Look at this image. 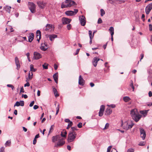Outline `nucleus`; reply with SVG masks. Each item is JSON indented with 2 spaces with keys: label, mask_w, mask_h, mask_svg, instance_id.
<instances>
[{
  "label": "nucleus",
  "mask_w": 152,
  "mask_h": 152,
  "mask_svg": "<svg viewBox=\"0 0 152 152\" xmlns=\"http://www.w3.org/2000/svg\"><path fill=\"white\" fill-rule=\"evenodd\" d=\"M109 126V124L108 123H107L105 126L104 127L103 129V130H105L108 129Z\"/></svg>",
  "instance_id": "obj_38"
},
{
  "label": "nucleus",
  "mask_w": 152,
  "mask_h": 152,
  "mask_svg": "<svg viewBox=\"0 0 152 152\" xmlns=\"http://www.w3.org/2000/svg\"><path fill=\"white\" fill-rule=\"evenodd\" d=\"M71 26L70 24H68L67 26V28L68 30H69L71 29Z\"/></svg>",
  "instance_id": "obj_48"
},
{
  "label": "nucleus",
  "mask_w": 152,
  "mask_h": 152,
  "mask_svg": "<svg viewBox=\"0 0 152 152\" xmlns=\"http://www.w3.org/2000/svg\"><path fill=\"white\" fill-rule=\"evenodd\" d=\"M144 145V143L143 142H141L139 144V145L140 146H143Z\"/></svg>",
  "instance_id": "obj_50"
},
{
  "label": "nucleus",
  "mask_w": 152,
  "mask_h": 152,
  "mask_svg": "<svg viewBox=\"0 0 152 152\" xmlns=\"http://www.w3.org/2000/svg\"><path fill=\"white\" fill-rule=\"evenodd\" d=\"M37 142V140L36 139L34 138L33 141V144L35 145Z\"/></svg>",
  "instance_id": "obj_56"
},
{
  "label": "nucleus",
  "mask_w": 152,
  "mask_h": 152,
  "mask_svg": "<svg viewBox=\"0 0 152 152\" xmlns=\"http://www.w3.org/2000/svg\"><path fill=\"white\" fill-rule=\"evenodd\" d=\"M15 61L16 66H17V69L18 70L20 68V65L19 61L18 58L17 57H16L15 58Z\"/></svg>",
  "instance_id": "obj_16"
},
{
  "label": "nucleus",
  "mask_w": 152,
  "mask_h": 152,
  "mask_svg": "<svg viewBox=\"0 0 152 152\" xmlns=\"http://www.w3.org/2000/svg\"><path fill=\"white\" fill-rule=\"evenodd\" d=\"M28 7L31 12L34 13L35 12L36 6L33 3L29 2Z\"/></svg>",
  "instance_id": "obj_5"
},
{
  "label": "nucleus",
  "mask_w": 152,
  "mask_h": 152,
  "mask_svg": "<svg viewBox=\"0 0 152 152\" xmlns=\"http://www.w3.org/2000/svg\"><path fill=\"white\" fill-rule=\"evenodd\" d=\"M102 19L100 18H99L98 20L97 23L99 24L101 23H102Z\"/></svg>",
  "instance_id": "obj_47"
},
{
  "label": "nucleus",
  "mask_w": 152,
  "mask_h": 152,
  "mask_svg": "<svg viewBox=\"0 0 152 152\" xmlns=\"http://www.w3.org/2000/svg\"><path fill=\"white\" fill-rule=\"evenodd\" d=\"M112 148V146H109L107 148V152H110Z\"/></svg>",
  "instance_id": "obj_44"
},
{
  "label": "nucleus",
  "mask_w": 152,
  "mask_h": 152,
  "mask_svg": "<svg viewBox=\"0 0 152 152\" xmlns=\"http://www.w3.org/2000/svg\"><path fill=\"white\" fill-rule=\"evenodd\" d=\"M53 28L54 27L53 25L50 24H47L46 26L45 30L51 31L53 30Z\"/></svg>",
  "instance_id": "obj_11"
},
{
  "label": "nucleus",
  "mask_w": 152,
  "mask_h": 152,
  "mask_svg": "<svg viewBox=\"0 0 152 152\" xmlns=\"http://www.w3.org/2000/svg\"><path fill=\"white\" fill-rule=\"evenodd\" d=\"M33 74H32L31 75V76H28V77L26 78V82H28L30 80H31L33 78Z\"/></svg>",
  "instance_id": "obj_35"
},
{
  "label": "nucleus",
  "mask_w": 152,
  "mask_h": 152,
  "mask_svg": "<svg viewBox=\"0 0 152 152\" xmlns=\"http://www.w3.org/2000/svg\"><path fill=\"white\" fill-rule=\"evenodd\" d=\"M100 12H101V15L102 16H103L105 14V11H104V10L103 9H101L100 10Z\"/></svg>",
  "instance_id": "obj_39"
},
{
  "label": "nucleus",
  "mask_w": 152,
  "mask_h": 152,
  "mask_svg": "<svg viewBox=\"0 0 152 152\" xmlns=\"http://www.w3.org/2000/svg\"><path fill=\"white\" fill-rule=\"evenodd\" d=\"M79 20L81 25L83 26H84L86 23V18L83 15L80 16L79 18Z\"/></svg>",
  "instance_id": "obj_8"
},
{
  "label": "nucleus",
  "mask_w": 152,
  "mask_h": 152,
  "mask_svg": "<svg viewBox=\"0 0 152 152\" xmlns=\"http://www.w3.org/2000/svg\"><path fill=\"white\" fill-rule=\"evenodd\" d=\"M4 147H1L0 149V152H4Z\"/></svg>",
  "instance_id": "obj_52"
},
{
  "label": "nucleus",
  "mask_w": 152,
  "mask_h": 152,
  "mask_svg": "<svg viewBox=\"0 0 152 152\" xmlns=\"http://www.w3.org/2000/svg\"><path fill=\"white\" fill-rule=\"evenodd\" d=\"M60 138L59 135H57L55 136H53L52 137V141L53 142H54L55 141L58 140V139Z\"/></svg>",
  "instance_id": "obj_26"
},
{
  "label": "nucleus",
  "mask_w": 152,
  "mask_h": 152,
  "mask_svg": "<svg viewBox=\"0 0 152 152\" xmlns=\"http://www.w3.org/2000/svg\"><path fill=\"white\" fill-rule=\"evenodd\" d=\"M130 114L132 118L136 122H137L141 118V115H140L137 110L134 109L131 110Z\"/></svg>",
  "instance_id": "obj_1"
},
{
  "label": "nucleus",
  "mask_w": 152,
  "mask_h": 152,
  "mask_svg": "<svg viewBox=\"0 0 152 152\" xmlns=\"http://www.w3.org/2000/svg\"><path fill=\"white\" fill-rule=\"evenodd\" d=\"M30 86V84L28 82H27V83L24 84V87L26 86Z\"/></svg>",
  "instance_id": "obj_51"
},
{
  "label": "nucleus",
  "mask_w": 152,
  "mask_h": 152,
  "mask_svg": "<svg viewBox=\"0 0 152 152\" xmlns=\"http://www.w3.org/2000/svg\"><path fill=\"white\" fill-rule=\"evenodd\" d=\"M34 38V34L33 33H31L28 37V41L29 42H31L33 40Z\"/></svg>",
  "instance_id": "obj_27"
},
{
  "label": "nucleus",
  "mask_w": 152,
  "mask_h": 152,
  "mask_svg": "<svg viewBox=\"0 0 152 152\" xmlns=\"http://www.w3.org/2000/svg\"><path fill=\"white\" fill-rule=\"evenodd\" d=\"M108 106H110L112 108H114L115 107V105L114 104H111L110 105H107Z\"/></svg>",
  "instance_id": "obj_62"
},
{
  "label": "nucleus",
  "mask_w": 152,
  "mask_h": 152,
  "mask_svg": "<svg viewBox=\"0 0 152 152\" xmlns=\"http://www.w3.org/2000/svg\"><path fill=\"white\" fill-rule=\"evenodd\" d=\"M34 101H32L30 104L29 106L30 107H32L34 104Z\"/></svg>",
  "instance_id": "obj_49"
},
{
  "label": "nucleus",
  "mask_w": 152,
  "mask_h": 152,
  "mask_svg": "<svg viewBox=\"0 0 152 152\" xmlns=\"http://www.w3.org/2000/svg\"><path fill=\"white\" fill-rule=\"evenodd\" d=\"M149 26V30L150 31H152V25L151 24H150Z\"/></svg>",
  "instance_id": "obj_54"
},
{
  "label": "nucleus",
  "mask_w": 152,
  "mask_h": 152,
  "mask_svg": "<svg viewBox=\"0 0 152 152\" xmlns=\"http://www.w3.org/2000/svg\"><path fill=\"white\" fill-rule=\"evenodd\" d=\"M58 142L55 146L57 147H58L63 145L65 143L64 139L63 138H62L60 136V138L58 139Z\"/></svg>",
  "instance_id": "obj_6"
},
{
  "label": "nucleus",
  "mask_w": 152,
  "mask_h": 152,
  "mask_svg": "<svg viewBox=\"0 0 152 152\" xmlns=\"http://www.w3.org/2000/svg\"><path fill=\"white\" fill-rule=\"evenodd\" d=\"M72 131L71 132H74V131L77 130L76 127H72L71 128Z\"/></svg>",
  "instance_id": "obj_46"
},
{
  "label": "nucleus",
  "mask_w": 152,
  "mask_h": 152,
  "mask_svg": "<svg viewBox=\"0 0 152 152\" xmlns=\"http://www.w3.org/2000/svg\"><path fill=\"white\" fill-rule=\"evenodd\" d=\"M11 144V141L10 140H8L6 141L5 144V147L10 146Z\"/></svg>",
  "instance_id": "obj_32"
},
{
  "label": "nucleus",
  "mask_w": 152,
  "mask_h": 152,
  "mask_svg": "<svg viewBox=\"0 0 152 152\" xmlns=\"http://www.w3.org/2000/svg\"><path fill=\"white\" fill-rule=\"evenodd\" d=\"M112 110L109 108H107L105 112V115H110L112 113Z\"/></svg>",
  "instance_id": "obj_28"
},
{
  "label": "nucleus",
  "mask_w": 152,
  "mask_h": 152,
  "mask_svg": "<svg viewBox=\"0 0 152 152\" xmlns=\"http://www.w3.org/2000/svg\"><path fill=\"white\" fill-rule=\"evenodd\" d=\"M36 36L37 38V41L39 42L41 38V33L40 31L39 30L37 31L36 32Z\"/></svg>",
  "instance_id": "obj_18"
},
{
  "label": "nucleus",
  "mask_w": 152,
  "mask_h": 152,
  "mask_svg": "<svg viewBox=\"0 0 152 152\" xmlns=\"http://www.w3.org/2000/svg\"><path fill=\"white\" fill-rule=\"evenodd\" d=\"M152 9V4L151 3L148 4L145 8L146 13L148 15L149 13L151 10Z\"/></svg>",
  "instance_id": "obj_12"
},
{
  "label": "nucleus",
  "mask_w": 152,
  "mask_h": 152,
  "mask_svg": "<svg viewBox=\"0 0 152 152\" xmlns=\"http://www.w3.org/2000/svg\"><path fill=\"white\" fill-rule=\"evenodd\" d=\"M100 60L103 61V60L102 59L96 57H95L94 58L92 61V63L94 66L96 67V66L98 61Z\"/></svg>",
  "instance_id": "obj_9"
},
{
  "label": "nucleus",
  "mask_w": 152,
  "mask_h": 152,
  "mask_svg": "<svg viewBox=\"0 0 152 152\" xmlns=\"http://www.w3.org/2000/svg\"><path fill=\"white\" fill-rule=\"evenodd\" d=\"M78 83L79 85H83L84 84V80L81 75L79 77Z\"/></svg>",
  "instance_id": "obj_19"
},
{
  "label": "nucleus",
  "mask_w": 152,
  "mask_h": 152,
  "mask_svg": "<svg viewBox=\"0 0 152 152\" xmlns=\"http://www.w3.org/2000/svg\"><path fill=\"white\" fill-rule=\"evenodd\" d=\"M12 8L11 7L8 6H6L4 7V9L7 12L9 13H10L11 9Z\"/></svg>",
  "instance_id": "obj_22"
},
{
  "label": "nucleus",
  "mask_w": 152,
  "mask_h": 152,
  "mask_svg": "<svg viewBox=\"0 0 152 152\" xmlns=\"http://www.w3.org/2000/svg\"><path fill=\"white\" fill-rule=\"evenodd\" d=\"M140 130L141 137L142 138V139L144 140L145 139L146 137L145 132L144 129L142 128H140Z\"/></svg>",
  "instance_id": "obj_10"
},
{
  "label": "nucleus",
  "mask_w": 152,
  "mask_h": 152,
  "mask_svg": "<svg viewBox=\"0 0 152 152\" xmlns=\"http://www.w3.org/2000/svg\"><path fill=\"white\" fill-rule=\"evenodd\" d=\"M24 105V102L23 101H20V102H17L15 104L14 106H23Z\"/></svg>",
  "instance_id": "obj_20"
},
{
  "label": "nucleus",
  "mask_w": 152,
  "mask_h": 152,
  "mask_svg": "<svg viewBox=\"0 0 152 152\" xmlns=\"http://www.w3.org/2000/svg\"><path fill=\"white\" fill-rule=\"evenodd\" d=\"M109 31L111 34V36L113 35L114 33V29L113 27H111L110 28Z\"/></svg>",
  "instance_id": "obj_29"
},
{
  "label": "nucleus",
  "mask_w": 152,
  "mask_h": 152,
  "mask_svg": "<svg viewBox=\"0 0 152 152\" xmlns=\"http://www.w3.org/2000/svg\"><path fill=\"white\" fill-rule=\"evenodd\" d=\"M54 127V126L53 125H52L50 129V130L49 132V133H50L53 130V127Z\"/></svg>",
  "instance_id": "obj_40"
},
{
  "label": "nucleus",
  "mask_w": 152,
  "mask_h": 152,
  "mask_svg": "<svg viewBox=\"0 0 152 152\" xmlns=\"http://www.w3.org/2000/svg\"><path fill=\"white\" fill-rule=\"evenodd\" d=\"M104 110V106L102 105L100 106L99 115V116H102L103 115V112Z\"/></svg>",
  "instance_id": "obj_15"
},
{
  "label": "nucleus",
  "mask_w": 152,
  "mask_h": 152,
  "mask_svg": "<svg viewBox=\"0 0 152 152\" xmlns=\"http://www.w3.org/2000/svg\"><path fill=\"white\" fill-rule=\"evenodd\" d=\"M73 123L72 121H70L68 124V126L71 127L72 126V125Z\"/></svg>",
  "instance_id": "obj_53"
},
{
  "label": "nucleus",
  "mask_w": 152,
  "mask_h": 152,
  "mask_svg": "<svg viewBox=\"0 0 152 152\" xmlns=\"http://www.w3.org/2000/svg\"><path fill=\"white\" fill-rule=\"evenodd\" d=\"M148 110H144L141 111L140 113L143 115L145 116L147 114Z\"/></svg>",
  "instance_id": "obj_31"
},
{
  "label": "nucleus",
  "mask_w": 152,
  "mask_h": 152,
  "mask_svg": "<svg viewBox=\"0 0 152 152\" xmlns=\"http://www.w3.org/2000/svg\"><path fill=\"white\" fill-rule=\"evenodd\" d=\"M67 134V132L65 130H63L61 133V136L65 138Z\"/></svg>",
  "instance_id": "obj_25"
},
{
  "label": "nucleus",
  "mask_w": 152,
  "mask_h": 152,
  "mask_svg": "<svg viewBox=\"0 0 152 152\" xmlns=\"http://www.w3.org/2000/svg\"><path fill=\"white\" fill-rule=\"evenodd\" d=\"M39 107V106L37 105H34V106L33 108L34 109L36 110L38 109Z\"/></svg>",
  "instance_id": "obj_55"
},
{
  "label": "nucleus",
  "mask_w": 152,
  "mask_h": 152,
  "mask_svg": "<svg viewBox=\"0 0 152 152\" xmlns=\"http://www.w3.org/2000/svg\"><path fill=\"white\" fill-rule=\"evenodd\" d=\"M64 121L66 122L67 123H69L70 121V120L68 119H65Z\"/></svg>",
  "instance_id": "obj_63"
},
{
  "label": "nucleus",
  "mask_w": 152,
  "mask_h": 152,
  "mask_svg": "<svg viewBox=\"0 0 152 152\" xmlns=\"http://www.w3.org/2000/svg\"><path fill=\"white\" fill-rule=\"evenodd\" d=\"M56 115H57L58 114V113L59 112V105H58L57 107L56 108Z\"/></svg>",
  "instance_id": "obj_43"
},
{
  "label": "nucleus",
  "mask_w": 152,
  "mask_h": 152,
  "mask_svg": "<svg viewBox=\"0 0 152 152\" xmlns=\"http://www.w3.org/2000/svg\"><path fill=\"white\" fill-rule=\"evenodd\" d=\"M53 91L55 95V96L56 97H57L59 96V94H58V92L57 91L56 89L54 88H53Z\"/></svg>",
  "instance_id": "obj_30"
},
{
  "label": "nucleus",
  "mask_w": 152,
  "mask_h": 152,
  "mask_svg": "<svg viewBox=\"0 0 152 152\" xmlns=\"http://www.w3.org/2000/svg\"><path fill=\"white\" fill-rule=\"evenodd\" d=\"M75 2L71 0H65V1L62 3L61 5V8H64L69 7L72 6L76 5Z\"/></svg>",
  "instance_id": "obj_2"
},
{
  "label": "nucleus",
  "mask_w": 152,
  "mask_h": 152,
  "mask_svg": "<svg viewBox=\"0 0 152 152\" xmlns=\"http://www.w3.org/2000/svg\"><path fill=\"white\" fill-rule=\"evenodd\" d=\"M37 95L38 96H39L40 95V91L39 90L37 91Z\"/></svg>",
  "instance_id": "obj_64"
},
{
  "label": "nucleus",
  "mask_w": 152,
  "mask_h": 152,
  "mask_svg": "<svg viewBox=\"0 0 152 152\" xmlns=\"http://www.w3.org/2000/svg\"><path fill=\"white\" fill-rule=\"evenodd\" d=\"M57 36L55 34H51L48 35V37H49L50 39V41H52L54 39L57 37Z\"/></svg>",
  "instance_id": "obj_21"
},
{
  "label": "nucleus",
  "mask_w": 152,
  "mask_h": 152,
  "mask_svg": "<svg viewBox=\"0 0 152 152\" xmlns=\"http://www.w3.org/2000/svg\"><path fill=\"white\" fill-rule=\"evenodd\" d=\"M34 58L35 59H38L42 57L41 54L36 52H34Z\"/></svg>",
  "instance_id": "obj_14"
},
{
  "label": "nucleus",
  "mask_w": 152,
  "mask_h": 152,
  "mask_svg": "<svg viewBox=\"0 0 152 152\" xmlns=\"http://www.w3.org/2000/svg\"><path fill=\"white\" fill-rule=\"evenodd\" d=\"M62 22L64 24H66L69 23L71 21V19L66 18H63L62 19Z\"/></svg>",
  "instance_id": "obj_13"
},
{
  "label": "nucleus",
  "mask_w": 152,
  "mask_h": 152,
  "mask_svg": "<svg viewBox=\"0 0 152 152\" xmlns=\"http://www.w3.org/2000/svg\"><path fill=\"white\" fill-rule=\"evenodd\" d=\"M148 95L149 97L152 96V93L151 91H149L148 92Z\"/></svg>",
  "instance_id": "obj_60"
},
{
  "label": "nucleus",
  "mask_w": 152,
  "mask_h": 152,
  "mask_svg": "<svg viewBox=\"0 0 152 152\" xmlns=\"http://www.w3.org/2000/svg\"><path fill=\"white\" fill-rule=\"evenodd\" d=\"M78 12V10H77V9H74V15H75L76 14H77V13Z\"/></svg>",
  "instance_id": "obj_58"
},
{
  "label": "nucleus",
  "mask_w": 152,
  "mask_h": 152,
  "mask_svg": "<svg viewBox=\"0 0 152 152\" xmlns=\"http://www.w3.org/2000/svg\"><path fill=\"white\" fill-rule=\"evenodd\" d=\"M123 100L126 102H128L130 100V99L128 96H125L123 98Z\"/></svg>",
  "instance_id": "obj_34"
},
{
  "label": "nucleus",
  "mask_w": 152,
  "mask_h": 152,
  "mask_svg": "<svg viewBox=\"0 0 152 152\" xmlns=\"http://www.w3.org/2000/svg\"><path fill=\"white\" fill-rule=\"evenodd\" d=\"M38 7L41 9H44L47 3L44 2L43 1H39L37 2Z\"/></svg>",
  "instance_id": "obj_7"
},
{
  "label": "nucleus",
  "mask_w": 152,
  "mask_h": 152,
  "mask_svg": "<svg viewBox=\"0 0 152 152\" xmlns=\"http://www.w3.org/2000/svg\"><path fill=\"white\" fill-rule=\"evenodd\" d=\"M77 133L75 132H70L68 134V142H73L75 139Z\"/></svg>",
  "instance_id": "obj_4"
},
{
  "label": "nucleus",
  "mask_w": 152,
  "mask_h": 152,
  "mask_svg": "<svg viewBox=\"0 0 152 152\" xmlns=\"http://www.w3.org/2000/svg\"><path fill=\"white\" fill-rule=\"evenodd\" d=\"M134 150L132 148L129 149L127 151V152H134Z\"/></svg>",
  "instance_id": "obj_42"
},
{
  "label": "nucleus",
  "mask_w": 152,
  "mask_h": 152,
  "mask_svg": "<svg viewBox=\"0 0 152 152\" xmlns=\"http://www.w3.org/2000/svg\"><path fill=\"white\" fill-rule=\"evenodd\" d=\"M55 82L57 83L58 81V73L57 72L54 74L53 76Z\"/></svg>",
  "instance_id": "obj_23"
},
{
  "label": "nucleus",
  "mask_w": 152,
  "mask_h": 152,
  "mask_svg": "<svg viewBox=\"0 0 152 152\" xmlns=\"http://www.w3.org/2000/svg\"><path fill=\"white\" fill-rule=\"evenodd\" d=\"M7 86L8 87L11 88L12 90H14L15 89L14 86L11 84H7Z\"/></svg>",
  "instance_id": "obj_41"
},
{
  "label": "nucleus",
  "mask_w": 152,
  "mask_h": 152,
  "mask_svg": "<svg viewBox=\"0 0 152 152\" xmlns=\"http://www.w3.org/2000/svg\"><path fill=\"white\" fill-rule=\"evenodd\" d=\"M65 14L68 16L74 15V12L72 11H67L65 12Z\"/></svg>",
  "instance_id": "obj_24"
},
{
  "label": "nucleus",
  "mask_w": 152,
  "mask_h": 152,
  "mask_svg": "<svg viewBox=\"0 0 152 152\" xmlns=\"http://www.w3.org/2000/svg\"><path fill=\"white\" fill-rule=\"evenodd\" d=\"M77 127L79 128H81L82 126V124L81 123H79L77 124Z\"/></svg>",
  "instance_id": "obj_45"
},
{
  "label": "nucleus",
  "mask_w": 152,
  "mask_h": 152,
  "mask_svg": "<svg viewBox=\"0 0 152 152\" xmlns=\"http://www.w3.org/2000/svg\"><path fill=\"white\" fill-rule=\"evenodd\" d=\"M22 97H23L25 99H26L28 98L26 94H23Z\"/></svg>",
  "instance_id": "obj_57"
},
{
  "label": "nucleus",
  "mask_w": 152,
  "mask_h": 152,
  "mask_svg": "<svg viewBox=\"0 0 152 152\" xmlns=\"http://www.w3.org/2000/svg\"><path fill=\"white\" fill-rule=\"evenodd\" d=\"M134 124L131 121L128 120L123 122L122 121L121 126L123 128L126 130L131 129Z\"/></svg>",
  "instance_id": "obj_3"
},
{
  "label": "nucleus",
  "mask_w": 152,
  "mask_h": 152,
  "mask_svg": "<svg viewBox=\"0 0 152 152\" xmlns=\"http://www.w3.org/2000/svg\"><path fill=\"white\" fill-rule=\"evenodd\" d=\"M141 58L140 61H141V60L144 57V54H141L140 55Z\"/></svg>",
  "instance_id": "obj_61"
},
{
  "label": "nucleus",
  "mask_w": 152,
  "mask_h": 152,
  "mask_svg": "<svg viewBox=\"0 0 152 152\" xmlns=\"http://www.w3.org/2000/svg\"><path fill=\"white\" fill-rule=\"evenodd\" d=\"M24 91L23 88V87H22L20 89V92H23L24 93Z\"/></svg>",
  "instance_id": "obj_59"
},
{
  "label": "nucleus",
  "mask_w": 152,
  "mask_h": 152,
  "mask_svg": "<svg viewBox=\"0 0 152 152\" xmlns=\"http://www.w3.org/2000/svg\"><path fill=\"white\" fill-rule=\"evenodd\" d=\"M89 36L90 37V39L93 38L94 37V35H92V32L91 30H89L88 31Z\"/></svg>",
  "instance_id": "obj_36"
},
{
  "label": "nucleus",
  "mask_w": 152,
  "mask_h": 152,
  "mask_svg": "<svg viewBox=\"0 0 152 152\" xmlns=\"http://www.w3.org/2000/svg\"><path fill=\"white\" fill-rule=\"evenodd\" d=\"M30 72L31 71L35 72L36 70V69L34 68V65L32 64H31L30 65Z\"/></svg>",
  "instance_id": "obj_33"
},
{
  "label": "nucleus",
  "mask_w": 152,
  "mask_h": 152,
  "mask_svg": "<svg viewBox=\"0 0 152 152\" xmlns=\"http://www.w3.org/2000/svg\"><path fill=\"white\" fill-rule=\"evenodd\" d=\"M40 49L43 51H45L48 48V47L47 45V44L44 43V44L42 43L41 44V46L40 47Z\"/></svg>",
  "instance_id": "obj_17"
},
{
  "label": "nucleus",
  "mask_w": 152,
  "mask_h": 152,
  "mask_svg": "<svg viewBox=\"0 0 152 152\" xmlns=\"http://www.w3.org/2000/svg\"><path fill=\"white\" fill-rule=\"evenodd\" d=\"M48 64L45 63L44 64L42 65V67L43 69H48Z\"/></svg>",
  "instance_id": "obj_37"
}]
</instances>
